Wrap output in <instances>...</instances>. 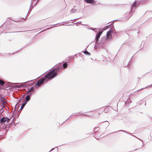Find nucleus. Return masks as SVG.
Returning <instances> with one entry per match:
<instances>
[{
	"mask_svg": "<svg viewBox=\"0 0 152 152\" xmlns=\"http://www.w3.org/2000/svg\"><path fill=\"white\" fill-rule=\"evenodd\" d=\"M71 116H72V115H70V117H69V118H68V119H69V118H70V117H71Z\"/></svg>",
	"mask_w": 152,
	"mask_h": 152,
	"instance_id": "nucleus-39",
	"label": "nucleus"
},
{
	"mask_svg": "<svg viewBox=\"0 0 152 152\" xmlns=\"http://www.w3.org/2000/svg\"><path fill=\"white\" fill-rule=\"evenodd\" d=\"M62 63H60L56 65L55 68L38 80L34 85L35 87L36 88H38L46 82H48L49 80L53 79L58 74L62 69V66L60 65Z\"/></svg>",
	"mask_w": 152,
	"mask_h": 152,
	"instance_id": "nucleus-1",
	"label": "nucleus"
},
{
	"mask_svg": "<svg viewBox=\"0 0 152 152\" xmlns=\"http://www.w3.org/2000/svg\"><path fill=\"white\" fill-rule=\"evenodd\" d=\"M117 119H118V120H121V118H117Z\"/></svg>",
	"mask_w": 152,
	"mask_h": 152,
	"instance_id": "nucleus-32",
	"label": "nucleus"
},
{
	"mask_svg": "<svg viewBox=\"0 0 152 152\" xmlns=\"http://www.w3.org/2000/svg\"><path fill=\"white\" fill-rule=\"evenodd\" d=\"M54 67V66H53V68Z\"/></svg>",
	"mask_w": 152,
	"mask_h": 152,
	"instance_id": "nucleus-48",
	"label": "nucleus"
},
{
	"mask_svg": "<svg viewBox=\"0 0 152 152\" xmlns=\"http://www.w3.org/2000/svg\"><path fill=\"white\" fill-rule=\"evenodd\" d=\"M72 21V20H70L69 21Z\"/></svg>",
	"mask_w": 152,
	"mask_h": 152,
	"instance_id": "nucleus-42",
	"label": "nucleus"
},
{
	"mask_svg": "<svg viewBox=\"0 0 152 152\" xmlns=\"http://www.w3.org/2000/svg\"><path fill=\"white\" fill-rule=\"evenodd\" d=\"M30 80L29 81H27L26 82H24V83H23L22 84H20V85H14L13 87L15 88H21L22 87H27L29 85V84H28L27 83V82H28L30 81H31V82H32V80Z\"/></svg>",
	"mask_w": 152,
	"mask_h": 152,
	"instance_id": "nucleus-7",
	"label": "nucleus"
},
{
	"mask_svg": "<svg viewBox=\"0 0 152 152\" xmlns=\"http://www.w3.org/2000/svg\"><path fill=\"white\" fill-rule=\"evenodd\" d=\"M34 86H33L31 87L30 88H29V91H33V92H34L35 89L34 88Z\"/></svg>",
	"mask_w": 152,
	"mask_h": 152,
	"instance_id": "nucleus-21",
	"label": "nucleus"
},
{
	"mask_svg": "<svg viewBox=\"0 0 152 152\" xmlns=\"http://www.w3.org/2000/svg\"><path fill=\"white\" fill-rule=\"evenodd\" d=\"M26 17H25V19H24V20H25L26 19Z\"/></svg>",
	"mask_w": 152,
	"mask_h": 152,
	"instance_id": "nucleus-44",
	"label": "nucleus"
},
{
	"mask_svg": "<svg viewBox=\"0 0 152 152\" xmlns=\"http://www.w3.org/2000/svg\"><path fill=\"white\" fill-rule=\"evenodd\" d=\"M14 118H13L12 119V121L11 123H12V122H13V120H14Z\"/></svg>",
	"mask_w": 152,
	"mask_h": 152,
	"instance_id": "nucleus-37",
	"label": "nucleus"
},
{
	"mask_svg": "<svg viewBox=\"0 0 152 152\" xmlns=\"http://www.w3.org/2000/svg\"><path fill=\"white\" fill-rule=\"evenodd\" d=\"M30 96H29V95H27L25 98V102L27 103L28 102H29L30 100Z\"/></svg>",
	"mask_w": 152,
	"mask_h": 152,
	"instance_id": "nucleus-15",
	"label": "nucleus"
},
{
	"mask_svg": "<svg viewBox=\"0 0 152 152\" xmlns=\"http://www.w3.org/2000/svg\"><path fill=\"white\" fill-rule=\"evenodd\" d=\"M29 88L28 89V90H27V93H29L31 91H29Z\"/></svg>",
	"mask_w": 152,
	"mask_h": 152,
	"instance_id": "nucleus-29",
	"label": "nucleus"
},
{
	"mask_svg": "<svg viewBox=\"0 0 152 152\" xmlns=\"http://www.w3.org/2000/svg\"><path fill=\"white\" fill-rule=\"evenodd\" d=\"M26 104L27 103L26 102H23L21 106V108L19 109V110H22L23 109V108H24V107L25 106V105H26Z\"/></svg>",
	"mask_w": 152,
	"mask_h": 152,
	"instance_id": "nucleus-18",
	"label": "nucleus"
},
{
	"mask_svg": "<svg viewBox=\"0 0 152 152\" xmlns=\"http://www.w3.org/2000/svg\"><path fill=\"white\" fill-rule=\"evenodd\" d=\"M96 29V28H93V30L94 31H95Z\"/></svg>",
	"mask_w": 152,
	"mask_h": 152,
	"instance_id": "nucleus-33",
	"label": "nucleus"
},
{
	"mask_svg": "<svg viewBox=\"0 0 152 152\" xmlns=\"http://www.w3.org/2000/svg\"><path fill=\"white\" fill-rule=\"evenodd\" d=\"M101 48V47H99V46L98 44H96V43H95V45L94 47V48L95 49H96L97 48Z\"/></svg>",
	"mask_w": 152,
	"mask_h": 152,
	"instance_id": "nucleus-22",
	"label": "nucleus"
},
{
	"mask_svg": "<svg viewBox=\"0 0 152 152\" xmlns=\"http://www.w3.org/2000/svg\"><path fill=\"white\" fill-rule=\"evenodd\" d=\"M106 125L107 126H108L109 125L110 123L108 122L107 121V123H106Z\"/></svg>",
	"mask_w": 152,
	"mask_h": 152,
	"instance_id": "nucleus-28",
	"label": "nucleus"
},
{
	"mask_svg": "<svg viewBox=\"0 0 152 152\" xmlns=\"http://www.w3.org/2000/svg\"><path fill=\"white\" fill-rule=\"evenodd\" d=\"M25 94H24L19 99L18 102L16 104L13 113L12 117H14V118H17L19 116V114L18 111V107L19 106V104L18 103L21 102V100L23 99V96Z\"/></svg>",
	"mask_w": 152,
	"mask_h": 152,
	"instance_id": "nucleus-3",
	"label": "nucleus"
},
{
	"mask_svg": "<svg viewBox=\"0 0 152 152\" xmlns=\"http://www.w3.org/2000/svg\"><path fill=\"white\" fill-rule=\"evenodd\" d=\"M79 19V18H77V19ZM75 20V19H74V20Z\"/></svg>",
	"mask_w": 152,
	"mask_h": 152,
	"instance_id": "nucleus-45",
	"label": "nucleus"
},
{
	"mask_svg": "<svg viewBox=\"0 0 152 152\" xmlns=\"http://www.w3.org/2000/svg\"><path fill=\"white\" fill-rule=\"evenodd\" d=\"M63 23H67V22H64Z\"/></svg>",
	"mask_w": 152,
	"mask_h": 152,
	"instance_id": "nucleus-34",
	"label": "nucleus"
},
{
	"mask_svg": "<svg viewBox=\"0 0 152 152\" xmlns=\"http://www.w3.org/2000/svg\"><path fill=\"white\" fill-rule=\"evenodd\" d=\"M68 66V64L67 63H64L62 65V67L63 69H64L66 68Z\"/></svg>",
	"mask_w": 152,
	"mask_h": 152,
	"instance_id": "nucleus-17",
	"label": "nucleus"
},
{
	"mask_svg": "<svg viewBox=\"0 0 152 152\" xmlns=\"http://www.w3.org/2000/svg\"><path fill=\"white\" fill-rule=\"evenodd\" d=\"M54 67V66H53V68Z\"/></svg>",
	"mask_w": 152,
	"mask_h": 152,
	"instance_id": "nucleus-50",
	"label": "nucleus"
},
{
	"mask_svg": "<svg viewBox=\"0 0 152 152\" xmlns=\"http://www.w3.org/2000/svg\"><path fill=\"white\" fill-rule=\"evenodd\" d=\"M53 27H54V26H51V27H50V28H47L46 29H45V30H43V31H41V32H40L39 33H40V32H42V31H46V30H47L49 29H51V28H53Z\"/></svg>",
	"mask_w": 152,
	"mask_h": 152,
	"instance_id": "nucleus-24",
	"label": "nucleus"
},
{
	"mask_svg": "<svg viewBox=\"0 0 152 152\" xmlns=\"http://www.w3.org/2000/svg\"><path fill=\"white\" fill-rule=\"evenodd\" d=\"M119 131H121L124 132H125V133H126L127 134H130V133L129 132H128L126 131H124V130H119Z\"/></svg>",
	"mask_w": 152,
	"mask_h": 152,
	"instance_id": "nucleus-25",
	"label": "nucleus"
},
{
	"mask_svg": "<svg viewBox=\"0 0 152 152\" xmlns=\"http://www.w3.org/2000/svg\"><path fill=\"white\" fill-rule=\"evenodd\" d=\"M29 11H28V12H29Z\"/></svg>",
	"mask_w": 152,
	"mask_h": 152,
	"instance_id": "nucleus-54",
	"label": "nucleus"
},
{
	"mask_svg": "<svg viewBox=\"0 0 152 152\" xmlns=\"http://www.w3.org/2000/svg\"><path fill=\"white\" fill-rule=\"evenodd\" d=\"M102 32L103 31H101L99 32L98 33L96 34L95 39V40L97 42L98 40H99V38L101 36V35L102 34Z\"/></svg>",
	"mask_w": 152,
	"mask_h": 152,
	"instance_id": "nucleus-9",
	"label": "nucleus"
},
{
	"mask_svg": "<svg viewBox=\"0 0 152 152\" xmlns=\"http://www.w3.org/2000/svg\"><path fill=\"white\" fill-rule=\"evenodd\" d=\"M77 10L74 8L72 9L70 11V13L71 14L76 13L77 12Z\"/></svg>",
	"mask_w": 152,
	"mask_h": 152,
	"instance_id": "nucleus-14",
	"label": "nucleus"
},
{
	"mask_svg": "<svg viewBox=\"0 0 152 152\" xmlns=\"http://www.w3.org/2000/svg\"><path fill=\"white\" fill-rule=\"evenodd\" d=\"M7 102L6 99L1 95V105H5V104Z\"/></svg>",
	"mask_w": 152,
	"mask_h": 152,
	"instance_id": "nucleus-10",
	"label": "nucleus"
},
{
	"mask_svg": "<svg viewBox=\"0 0 152 152\" xmlns=\"http://www.w3.org/2000/svg\"><path fill=\"white\" fill-rule=\"evenodd\" d=\"M87 3L92 4H95L96 2L94 0H84Z\"/></svg>",
	"mask_w": 152,
	"mask_h": 152,
	"instance_id": "nucleus-11",
	"label": "nucleus"
},
{
	"mask_svg": "<svg viewBox=\"0 0 152 152\" xmlns=\"http://www.w3.org/2000/svg\"><path fill=\"white\" fill-rule=\"evenodd\" d=\"M76 7V6H74V7H73V8H75V7Z\"/></svg>",
	"mask_w": 152,
	"mask_h": 152,
	"instance_id": "nucleus-40",
	"label": "nucleus"
},
{
	"mask_svg": "<svg viewBox=\"0 0 152 152\" xmlns=\"http://www.w3.org/2000/svg\"><path fill=\"white\" fill-rule=\"evenodd\" d=\"M89 29H91V30H93V28H90Z\"/></svg>",
	"mask_w": 152,
	"mask_h": 152,
	"instance_id": "nucleus-35",
	"label": "nucleus"
},
{
	"mask_svg": "<svg viewBox=\"0 0 152 152\" xmlns=\"http://www.w3.org/2000/svg\"><path fill=\"white\" fill-rule=\"evenodd\" d=\"M150 0H141L140 1H135L131 7V10L130 11L131 16L132 15L133 13L134 12L135 8H134L136 7L137 6L142 3H145L149 1Z\"/></svg>",
	"mask_w": 152,
	"mask_h": 152,
	"instance_id": "nucleus-2",
	"label": "nucleus"
},
{
	"mask_svg": "<svg viewBox=\"0 0 152 152\" xmlns=\"http://www.w3.org/2000/svg\"><path fill=\"white\" fill-rule=\"evenodd\" d=\"M73 116H75V115H76V114H74V113L73 114Z\"/></svg>",
	"mask_w": 152,
	"mask_h": 152,
	"instance_id": "nucleus-36",
	"label": "nucleus"
},
{
	"mask_svg": "<svg viewBox=\"0 0 152 152\" xmlns=\"http://www.w3.org/2000/svg\"><path fill=\"white\" fill-rule=\"evenodd\" d=\"M53 150H55L54 151V152H58V148L57 147H55V148H52L49 152H50L51 151H52Z\"/></svg>",
	"mask_w": 152,
	"mask_h": 152,
	"instance_id": "nucleus-19",
	"label": "nucleus"
},
{
	"mask_svg": "<svg viewBox=\"0 0 152 152\" xmlns=\"http://www.w3.org/2000/svg\"><path fill=\"white\" fill-rule=\"evenodd\" d=\"M100 40H98L97 42L95 41V43L96 44H98L99 47L103 48L107 43V41L106 40L105 36H104Z\"/></svg>",
	"mask_w": 152,
	"mask_h": 152,
	"instance_id": "nucleus-4",
	"label": "nucleus"
},
{
	"mask_svg": "<svg viewBox=\"0 0 152 152\" xmlns=\"http://www.w3.org/2000/svg\"><path fill=\"white\" fill-rule=\"evenodd\" d=\"M1 26H2V25H1V26H0V27H1Z\"/></svg>",
	"mask_w": 152,
	"mask_h": 152,
	"instance_id": "nucleus-53",
	"label": "nucleus"
},
{
	"mask_svg": "<svg viewBox=\"0 0 152 152\" xmlns=\"http://www.w3.org/2000/svg\"><path fill=\"white\" fill-rule=\"evenodd\" d=\"M152 86V84L148 86H147V87H151Z\"/></svg>",
	"mask_w": 152,
	"mask_h": 152,
	"instance_id": "nucleus-31",
	"label": "nucleus"
},
{
	"mask_svg": "<svg viewBox=\"0 0 152 152\" xmlns=\"http://www.w3.org/2000/svg\"><path fill=\"white\" fill-rule=\"evenodd\" d=\"M99 128H100L99 127H96V128H94V129H95V130L98 131L99 130Z\"/></svg>",
	"mask_w": 152,
	"mask_h": 152,
	"instance_id": "nucleus-27",
	"label": "nucleus"
},
{
	"mask_svg": "<svg viewBox=\"0 0 152 152\" xmlns=\"http://www.w3.org/2000/svg\"><path fill=\"white\" fill-rule=\"evenodd\" d=\"M34 92H33V91H31L29 93H28V95H29V96L31 97L32 94H33Z\"/></svg>",
	"mask_w": 152,
	"mask_h": 152,
	"instance_id": "nucleus-23",
	"label": "nucleus"
},
{
	"mask_svg": "<svg viewBox=\"0 0 152 152\" xmlns=\"http://www.w3.org/2000/svg\"><path fill=\"white\" fill-rule=\"evenodd\" d=\"M11 119V118H9L3 116L2 117L1 116V126L2 125V123L5 125L9 122Z\"/></svg>",
	"mask_w": 152,
	"mask_h": 152,
	"instance_id": "nucleus-6",
	"label": "nucleus"
},
{
	"mask_svg": "<svg viewBox=\"0 0 152 152\" xmlns=\"http://www.w3.org/2000/svg\"><path fill=\"white\" fill-rule=\"evenodd\" d=\"M54 67V66H53V68Z\"/></svg>",
	"mask_w": 152,
	"mask_h": 152,
	"instance_id": "nucleus-47",
	"label": "nucleus"
},
{
	"mask_svg": "<svg viewBox=\"0 0 152 152\" xmlns=\"http://www.w3.org/2000/svg\"><path fill=\"white\" fill-rule=\"evenodd\" d=\"M12 86H10L8 83H6L3 86V88H2V89L9 90L12 89Z\"/></svg>",
	"mask_w": 152,
	"mask_h": 152,
	"instance_id": "nucleus-8",
	"label": "nucleus"
},
{
	"mask_svg": "<svg viewBox=\"0 0 152 152\" xmlns=\"http://www.w3.org/2000/svg\"><path fill=\"white\" fill-rule=\"evenodd\" d=\"M114 32L113 30L112 29H110L107 33V35L108 34H111L112 33H113Z\"/></svg>",
	"mask_w": 152,
	"mask_h": 152,
	"instance_id": "nucleus-16",
	"label": "nucleus"
},
{
	"mask_svg": "<svg viewBox=\"0 0 152 152\" xmlns=\"http://www.w3.org/2000/svg\"><path fill=\"white\" fill-rule=\"evenodd\" d=\"M78 23V22H77V23H75V24H76V23Z\"/></svg>",
	"mask_w": 152,
	"mask_h": 152,
	"instance_id": "nucleus-46",
	"label": "nucleus"
},
{
	"mask_svg": "<svg viewBox=\"0 0 152 152\" xmlns=\"http://www.w3.org/2000/svg\"><path fill=\"white\" fill-rule=\"evenodd\" d=\"M6 82H5L2 79H1V90L3 88V86L6 84Z\"/></svg>",
	"mask_w": 152,
	"mask_h": 152,
	"instance_id": "nucleus-13",
	"label": "nucleus"
},
{
	"mask_svg": "<svg viewBox=\"0 0 152 152\" xmlns=\"http://www.w3.org/2000/svg\"><path fill=\"white\" fill-rule=\"evenodd\" d=\"M34 0H31V6H30V7H31L32 5V1H34Z\"/></svg>",
	"mask_w": 152,
	"mask_h": 152,
	"instance_id": "nucleus-30",
	"label": "nucleus"
},
{
	"mask_svg": "<svg viewBox=\"0 0 152 152\" xmlns=\"http://www.w3.org/2000/svg\"><path fill=\"white\" fill-rule=\"evenodd\" d=\"M115 20H114L113 21H115Z\"/></svg>",
	"mask_w": 152,
	"mask_h": 152,
	"instance_id": "nucleus-52",
	"label": "nucleus"
},
{
	"mask_svg": "<svg viewBox=\"0 0 152 152\" xmlns=\"http://www.w3.org/2000/svg\"><path fill=\"white\" fill-rule=\"evenodd\" d=\"M0 137H1V139L2 138L1 136H1H0Z\"/></svg>",
	"mask_w": 152,
	"mask_h": 152,
	"instance_id": "nucleus-43",
	"label": "nucleus"
},
{
	"mask_svg": "<svg viewBox=\"0 0 152 152\" xmlns=\"http://www.w3.org/2000/svg\"><path fill=\"white\" fill-rule=\"evenodd\" d=\"M132 136H133V137H135L137 138L139 140L141 141H142V143H143V142L142 141V140L141 139H140L137 137H136L134 135H132Z\"/></svg>",
	"mask_w": 152,
	"mask_h": 152,
	"instance_id": "nucleus-26",
	"label": "nucleus"
},
{
	"mask_svg": "<svg viewBox=\"0 0 152 152\" xmlns=\"http://www.w3.org/2000/svg\"><path fill=\"white\" fill-rule=\"evenodd\" d=\"M7 111L5 105H1V116H6V115L7 114Z\"/></svg>",
	"mask_w": 152,
	"mask_h": 152,
	"instance_id": "nucleus-5",
	"label": "nucleus"
},
{
	"mask_svg": "<svg viewBox=\"0 0 152 152\" xmlns=\"http://www.w3.org/2000/svg\"><path fill=\"white\" fill-rule=\"evenodd\" d=\"M54 67V66H53V68Z\"/></svg>",
	"mask_w": 152,
	"mask_h": 152,
	"instance_id": "nucleus-49",
	"label": "nucleus"
},
{
	"mask_svg": "<svg viewBox=\"0 0 152 152\" xmlns=\"http://www.w3.org/2000/svg\"><path fill=\"white\" fill-rule=\"evenodd\" d=\"M57 24H58V23H57V24H54V26H55V25H57Z\"/></svg>",
	"mask_w": 152,
	"mask_h": 152,
	"instance_id": "nucleus-41",
	"label": "nucleus"
},
{
	"mask_svg": "<svg viewBox=\"0 0 152 152\" xmlns=\"http://www.w3.org/2000/svg\"><path fill=\"white\" fill-rule=\"evenodd\" d=\"M80 23H81V21H80Z\"/></svg>",
	"mask_w": 152,
	"mask_h": 152,
	"instance_id": "nucleus-51",
	"label": "nucleus"
},
{
	"mask_svg": "<svg viewBox=\"0 0 152 152\" xmlns=\"http://www.w3.org/2000/svg\"><path fill=\"white\" fill-rule=\"evenodd\" d=\"M106 40L107 41V40H111L112 38V37L111 34H106V37L105 36Z\"/></svg>",
	"mask_w": 152,
	"mask_h": 152,
	"instance_id": "nucleus-12",
	"label": "nucleus"
},
{
	"mask_svg": "<svg viewBox=\"0 0 152 152\" xmlns=\"http://www.w3.org/2000/svg\"><path fill=\"white\" fill-rule=\"evenodd\" d=\"M83 53L85 54H86L87 55L90 56L91 55L90 53H89V52H88V51L87 50H85V51H84Z\"/></svg>",
	"mask_w": 152,
	"mask_h": 152,
	"instance_id": "nucleus-20",
	"label": "nucleus"
},
{
	"mask_svg": "<svg viewBox=\"0 0 152 152\" xmlns=\"http://www.w3.org/2000/svg\"><path fill=\"white\" fill-rule=\"evenodd\" d=\"M82 115L83 116H86L87 115H86L84 114H83Z\"/></svg>",
	"mask_w": 152,
	"mask_h": 152,
	"instance_id": "nucleus-38",
	"label": "nucleus"
}]
</instances>
